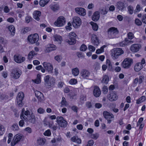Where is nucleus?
I'll return each instance as SVG.
<instances>
[{
	"mask_svg": "<svg viewBox=\"0 0 146 146\" xmlns=\"http://www.w3.org/2000/svg\"><path fill=\"white\" fill-rule=\"evenodd\" d=\"M43 65L48 72L50 73H53V66L51 63L47 62H44L43 63Z\"/></svg>",
	"mask_w": 146,
	"mask_h": 146,
	"instance_id": "14",
	"label": "nucleus"
},
{
	"mask_svg": "<svg viewBox=\"0 0 146 146\" xmlns=\"http://www.w3.org/2000/svg\"><path fill=\"white\" fill-rule=\"evenodd\" d=\"M46 140L44 138H39L37 140V143L40 145H43L45 143Z\"/></svg>",
	"mask_w": 146,
	"mask_h": 146,
	"instance_id": "36",
	"label": "nucleus"
},
{
	"mask_svg": "<svg viewBox=\"0 0 146 146\" xmlns=\"http://www.w3.org/2000/svg\"><path fill=\"white\" fill-rule=\"evenodd\" d=\"M145 97L144 96H142L137 101V103L139 104L145 101Z\"/></svg>",
	"mask_w": 146,
	"mask_h": 146,
	"instance_id": "43",
	"label": "nucleus"
},
{
	"mask_svg": "<svg viewBox=\"0 0 146 146\" xmlns=\"http://www.w3.org/2000/svg\"><path fill=\"white\" fill-rule=\"evenodd\" d=\"M124 51L120 48H117L112 50V56L115 58H118L119 56L123 54Z\"/></svg>",
	"mask_w": 146,
	"mask_h": 146,
	"instance_id": "1",
	"label": "nucleus"
},
{
	"mask_svg": "<svg viewBox=\"0 0 146 146\" xmlns=\"http://www.w3.org/2000/svg\"><path fill=\"white\" fill-rule=\"evenodd\" d=\"M37 112L40 114H43L45 111V110L42 108H39L37 110Z\"/></svg>",
	"mask_w": 146,
	"mask_h": 146,
	"instance_id": "48",
	"label": "nucleus"
},
{
	"mask_svg": "<svg viewBox=\"0 0 146 146\" xmlns=\"http://www.w3.org/2000/svg\"><path fill=\"white\" fill-rule=\"evenodd\" d=\"M119 45L120 46L123 47L127 45V41H124L119 43Z\"/></svg>",
	"mask_w": 146,
	"mask_h": 146,
	"instance_id": "54",
	"label": "nucleus"
},
{
	"mask_svg": "<svg viewBox=\"0 0 146 146\" xmlns=\"http://www.w3.org/2000/svg\"><path fill=\"white\" fill-rule=\"evenodd\" d=\"M142 21L144 23L146 24V14L143 15Z\"/></svg>",
	"mask_w": 146,
	"mask_h": 146,
	"instance_id": "60",
	"label": "nucleus"
},
{
	"mask_svg": "<svg viewBox=\"0 0 146 146\" xmlns=\"http://www.w3.org/2000/svg\"><path fill=\"white\" fill-rule=\"evenodd\" d=\"M76 35L74 32L70 33L68 35V38L66 41L70 45H72L76 42Z\"/></svg>",
	"mask_w": 146,
	"mask_h": 146,
	"instance_id": "2",
	"label": "nucleus"
},
{
	"mask_svg": "<svg viewBox=\"0 0 146 146\" xmlns=\"http://www.w3.org/2000/svg\"><path fill=\"white\" fill-rule=\"evenodd\" d=\"M5 132V129L3 126L0 125V136L2 135Z\"/></svg>",
	"mask_w": 146,
	"mask_h": 146,
	"instance_id": "45",
	"label": "nucleus"
},
{
	"mask_svg": "<svg viewBox=\"0 0 146 146\" xmlns=\"http://www.w3.org/2000/svg\"><path fill=\"white\" fill-rule=\"evenodd\" d=\"M127 36L130 40H132L135 37L134 33L132 32H129L127 34Z\"/></svg>",
	"mask_w": 146,
	"mask_h": 146,
	"instance_id": "39",
	"label": "nucleus"
},
{
	"mask_svg": "<svg viewBox=\"0 0 146 146\" xmlns=\"http://www.w3.org/2000/svg\"><path fill=\"white\" fill-rule=\"evenodd\" d=\"M55 83V80L53 78H50L49 82H48V85H47L46 87L48 88H49L51 86L52 87L54 86Z\"/></svg>",
	"mask_w": 146,
	"mask_h": 146,
	"instance_id": "28",
	"label": "nucleus"
},
{
	"mask_svg": "<svg viewBox=\"0 0 146 146\" xmlns=\"http://www.w3.org/2000/svg\"><path fill=\"white\" fill-rule=\"evenodd\" d=\"M106 64L108 67V69L111 71L112 69V66L111 62L110 60L108 59L106 60Z\"/></svg>",
	"mask_w": 146,
	"mask_h": 146,
	"instance_id": "33",
	"label": "nucleus"
},
{
	"mask_svg": "<svg viewBox=\"0 0 146 146\" xmlns=\"http://www.w3.org/2000/svg\"><path fill=\"white\" fill-rule=\"evenodd\" d=\"M28 120L30 122L34 124L36 122V118L35 116L33 113H32L30 116L28 117Z\"/></svg>",
	"mask_w": 146,
	"mask_h": 146,
	"instance_id": "22",
	"label": "nucleus"
},
{
	"mask_svg": "<svg viewBox=\"0 0 146 146\" xmlns=\"http://www.w3.org/2000/svg\"><path fill=\"white\" fill-rule=\"evenodd\" d=\"M44 135L46 136H49L51 135V133L50 129L46 130L44 133Z\"/></svg>",
	"mask_w": 146,
	"mask_h": 146,
	"instance_id": "52",
	"label": "nucleus"
},
{
	"mask_svg": "<svg viewBox=\"0 0 146 146\" xmlns=\"http://www.w3.org/2000/svg\"><path fill=\"white\" fill-rule=\"evenodd\" d=\"M89 71L86 69H82L80 72V74L82 78L84 79H88L90 75Z\"/></svg>",
	"mask_w": 146,
	"mask_h": 146,
	"instance_id": "16",
	"label": "nucleus"
},
{
	"mask_svg": "<svg viewBox=\"0 0 146 146\" xmlns=\"http://www.w3.org/2000/svg\"><path fill=\"white\" fill-rule=\"evenodd\" d=\"M141 47V45L139 44H134L131 46L130 49L131 52H135L138 51Z\"/></svg>",
	"mask_w": 146,
	"mask_h": 146,
	"instance_id": "15",
	"label": "nucleus"
},
{
	"mask_svg": "<svg viewBox=\"0 0 146 146\" xmlns=\"http://www.w3.org/2000/svg\"><path fill=\"white\" fill-rule=\"evenodd\" d=\"M140 11V7L139 5H137L136 9L135 10V13H137Z\"/></svg>",
	"mask_w": 146,
	"mask_h": 146,
	"instance_id": "63",
	"label": "nucleus"
},
{
	"mask_svg": "<svg viewBox=\"0 0 146 146\" xmlns=\"http://www.w3.org/2000/svg\"><path fill=\"white\" fill-rule=\"evenodd\" d=\"M144 76H140L139 77V84H141L143 82V80L144 79Z\"/></svg>",
	"mask_w": 146,
	"mask_h": 146,
	"instance_id": "61",
	"label": "nucleus"
},
{
	"mask_svg": "<svg viewBox=\"0 0 146 146\" xmlns=\"http://www.w3.org/2000/svg\"><path fill=\"white\" fill-rule=\"evenodd\" d=\"M37 78L34 80V82L36 84H39L41 82L40 77L39 75H37Z\"/></svg>",
	"mask_w": 146,
	"mask_h": 146,
	"instance_id": "51",
	"label": "nucleus"
},
{
	"mask_svg": "<svg viewBox=\"0 0 146 146\" xmlns=\"http://www.w3.org/2000/svg\"><path fill=\"white\" fill-rule=\"evenodd\" d=\"M82 21L78 17H74L73 18L72 24L75 28L79 27L81 24Z\"/></svg>",
	"mask_w": 146,
	"mask_h": 146,
	"instance_id": "11",
	"label": "nucleus"
},
{
	"mask_svg": "<svg viewBox=\"0 0 146 146\" xmlns=\"http://www.w3.org/2000/svg\"><path fill=\"white\" fill-rule=\"evenodd\" d=\"M8 29L9 30L11 33L13 35V33L14 34L15 33V28L14 26L13 25H11L9 26L8 27Z\"/></svg>",
	"mask_w": 146,
	"mask_h": 146,
	"instance_id": "41",
	"label": "nucleus"
},
{
	"mask_svg": "<svg viewBox=\"0 0 146 146\" xmlns=\"http://www.w3.org/2000/svg\"><path fill=\"white\" fill-rule=\"evenodd\" d=\"M100 17L99 13L98 11L94 12L92 17V20L94 21H97L99 19Z\"/></svg>",
	"mask_w": 146,
	"mask_h": 146,
	"instance_id": "23",
	"label": "nucleus"
},
{
	"mask_svg": "<svg viewBox=\"0 0 146 146\" xmlns=\"http://www.w3.org/2000/svg\"><path fill=\"white\" fill-rule=\"evenodd\" d=\"M91 42L94 45L98 46L99 44V38L95 34L92 35Z\"/></svg>",
	"mask_w": 146,
	"mask_h": 146,
	"instance_id": "17",
	"label": "nucleus"
},
{
	"mask_svg": "<svg viewBox=\"0 0 146 146\" xmlns=\"http://www.w3.org/2000/svg\"><path fill=\"white\" fill-rule=\"evenodd\" d=\"M90 23L92 26V29L96 31L98 30V26L96 23L91 22Z\"/></svg>",
	"mask_w": 146,
	"mask_h": 146,
	"instance_id": "35",
	"label": "nucleus"
},
{
	"mask_svg": "<svg viewBox=\"0 0 146 146\" xmlns=\"http://www.w3.org/2000/svg\"><path fill=\"white\" fill-rule=\"evenodd\" d=\"M94 142L92 140H90L88 141V143L86 146H93Z\"/></svg>",
	"mask_w": 146,
	"mask_h": 146,
	"instance_id": "57",
	"label": "nucleus"
},
{
	"mask_svg": "<svg viewBox=\"0 0 146 146\" xmlns=\"http://www.w3.org/2000/svg\"><path fill=\"white\" fill-rule=\"evenodd\" d=\"M30 30L31 29L30 28L28 27H26L22 29L21 31V32L25 34L30 31Z\"/></svg>",
	"mask_w": 146,
	"mask_h": 146,
	"instance_id": "44",
	"label": "nucleus"
},
{
	"mask_svg": "<svg viewBox=\"0 0 146 146\" xmlns=\"http://www.w3.org/2000/svg\"><path fill=\"white\" fill-rule=\"evenodd\" d=\"M50 8L53 11H55L59 9V6L58 4H56L51 5Z\"/></svg>",
	"mask_w": 146,
	"mask_h": 146,
	"instance_id": "32",
	"label": "nucleus"
},
{
	"mask_svg": "<svg viewBox=\"0 0 146 146\" xmlns=\"http://www.w3.org/2000/svg\"><path fill=\"white\" fill-rule=\"evenodd\" d=\"M27 40L31 44H33L38 40V36L37 34H31L28 36Z\"/></svg>",
	"mask_w": 146,
	"mask_h": 146,
	"instance_id": "6",
	"label": "nucleus"
},
{
	"mask_svg": "<svg viewBox=\"0 0 146 146\" xmlns=\"http://www.w3.org/2000/svg\"><path fill=\"white\" fill-rule=\"evenodd\" d=\"M102 92L103 93L105 94H106L108 92V88L107 86H104L103 89H102Z\"/></svg>",
	"mask_w": 146,
	"mask_h": 146,
	"instance_id": "53",
	"label": "nucleus"
},
{
	"mask_svg": "<svg viewBox=\"0 0 146 146\" xmlns=\"http://www.w3.org/2000/svg\"><path fill=\"white\" fill-rule=\"evenodd\" d=\"M71 140L73 142L79 144H80L81 143V139L76 135L72 137L71 138Z\"/></svg>",
	"mask_w": 146,
	"mask_h": 146,
	"instance_id": "27",
	"label": "nucleus"
},
{
	"mask_svg": "<svg viewBox=\"0 0 146 146\" xmlns=\"http://www.w3.org/2000/svg\"><path fill=\"white\" fill-rule=\"evenodd\" d=\"M87 49V47L84 44L82 45L80 47V50L82 51H85Z\"/></svg>",
	"mask_w": 146,
	"mask_h": 146,
	"instance_id": "55",
	"label": "nucleus"
},
{
	"mask_svg": "<svg viewBox=\"0 0 146 146\" xmlns=\"http://www.w3.org/2000/svg\"><path fill=\"white\" fill-rule=\"evenodd\" d=\"M56 49V46L53 44H50L47 47L45 50L46 52H49Z\"/></svg>",
	"mask_w": 146,
	"mask_h": 146,
	"instance_id": "21",
	"label": "nucleus"
},
{
	"mask_svg": "<svg viewBox=\"0 0 146 146\" xmlns=\"http://www.w3.org/2000/svg\"><path fill=\"white\" fill-rule=\"evenodd\" d=\"M103 114L104 117L108 120V123H110L112 121V119L114 118L113 115L106 111L103 112Z\"/></svg>",
	"mask_w": 146,
	"mask_h": 146,
	"instance_id": "12",
	"label": "nucleus"
},
{
	"mask_svg": "<svg viewBox=\"0 0 146 146\" xmlns=\"http://www.w3.org/2000/svg\"><path fill=\"white\" fill-rule=\"evenodd\" d=\"M14 58L15 62L19 63L23 62L25 59V57H22L21 55L18 54L14 55Z\"/></svg>",
	"mask_w": 146,
	"mask_h": 146,
	"instance_id": "18",
	"label": "nucleus"
},
{
	"mask_svg": "<svg viewBox=\"0 0 146 146\" xmlns=\"http://www.w3.org/2000/svg\"><path fill=\"white\" fill-rule=\"evenodd\" d=\"M50 76L49 75H47L45 76L44 78L45 82V85L46 86L47 85H48V82L49 81Z\"/></svg>",
	"mask_w": 146,
	"mask_h": 146,
	"instance_id": "38",
	"label": "nucleus"
},
{
	"mask_svg": "<svg viewBox=\"0 0 146 146\" xmlns=\"http://www.w3.org/2000/svg\"><path fill=\"white\" fill-rule=\"evenodd\" d=\"M101 91L99 87L97 86H95L94 87L93 94L96 97H99L100 95Z\"/></svg>",
	"mask_w": 146,
	"mask_h": 146,
	"instance_id": "20",
	"label": "nucleus"
},
{
	"mask_svg": "<svg viewBox=\"0 0 146 146\" xmlns=\"http://www.w3.org/2000/svg\"><path fill=\"white\" fill-rule=\"evenodd\" d=\"M61 104L62 105L66 106V99L64 97H62V100L61 102Z\"/></svg>",
	"mask_w": 146,
	"mask_h": 146,
	"instance_id": "56",
	"label": "nucleus"
},
{
	"mask_svg": "<svg viewBox=\"0 0 146 146\" xmlns=\"http://www.w3.org/2000/svg\"><path fill=\"white\" fill-rule=\"evenodd\" d=\"M64 85V82L63 81H60L58 82L57 86L58 88H61Z\"/></svg>",
	"mask_w": 146,
	"mask_h": 146,
	"instance_id": "49",
	"label": "nucleus"
},
{
	"mask_svg": "<svg viewBox=\"0 0 146 146\" xmlns=\"http://www.w3.org/2000/svg\"><path fill=\"white\" fill-rule=\"evenodd\" d=\"M108 36L110 38H114L116 37V35L118 33L117 28L112 27L109 29L108 31Z\"/></svg>",
	"mask_w": 146,
	"mask_h": 146,
	"instance_id": "4",
	"label": "nucleus"
},
{
	"mask_svg": "<svg viewBox=\"0 0 146 146\" xmlns=\"http://www.w3.org/2000/svg\"><path fill=\"white\" fill-rule=\"evenodd\" d=\"M56 121L61 127H66L67 125V122L62 116L57 117Z\"/></svg>",
	"mask_w": 146,
	"mask_h": 146,
	"instance_id": "8",
	"label": "nucleus"
},
{
	"mask_svg": "<svg viewBox=\"0 0 146 146\" xmlns=\"http://www.w3.org/2000/svg\"><path fill=\"white\" fill-rule=\"evenodd\" d=\"M108 12V9L106 8L103 9L102 10L101 13L102 14L105 15Z\"/></svg>",
	"mask_w": 146,
	"mask_h": 146,
	"instance_id": "62",
	"label": "nucleus"
},
{
	"mask_svg": "<svg viewBox=\"0 0 146 146\" xmlns=\"http://www.w3.org/2000/svg\"><path fill=\"white\" fill-rule=\"evenodd\" d=\"M37 54V53L35 52L34 51H31L28 55V58L29 59H31L34 56L36 55Z\"/></svg>",
	"mask_w": 146,
	"mask_h": 146,
	"instance_id": "37",
	"label": "nucleus"
},
{
	"mask_svg": "<svg viewBox=\"0 0 146 146\" xmlns=\"http://www.w3.org/2000/svg\"><path fill=\"white\" fill-rule=\"evenodd\" d=\"M24 97V94L23 92H21L18 94L17 97V103L19 107H21L23 105L22 101Z\"/></svg>",
	"mask_w": 146,
	"mask_h": 146,
	"instance_id": "7",
	"label": "nucleus"
},
{
	"mask_svg": "<svg viewBox=\"0 0 146 146\" xmlns=\"http://www.w3.org/2000/svg\"><path fill=\"white\" fill-rule=\"evenodd\" d=\"M77 80L75 78L71 79L69 82V83L70 84L73 85L77 83Z\"/></svg>",
	"mask_w": 146,
	"mask_h": 146,
	"instance_id": "46",
	"label": "nucleus"
},
{
	"mask_svg": "<svg viewBox=\"0 0 146 146\" xmlns=\"http://www.w3.org/2000/svg\"><path fill=\"white\" fill-rule=\"evenodd\" d=\"M24 138L23 135L21 134H17L14 137L11 143V146H14Z\"/></svg>",
	"mask_w": 146,
	"mask_h": 146,
	"instance_id": "3",
	"label": "nucleus"
},
{
	"mask_svg": "<svg viewBox=\"0 0 146 146\" xmlns=\"http://www.w3.org/2000/svg\"><path fill=\"white\" fill-rule=\"evenodd\" d=\"M31 20V17L28 16L26 17L25 20L26 23H29Z\"/></svg>",
	"mask_w": 146,
	"mask_h": 146,
	"instance_id": "59",
	"label": "nucleus"
},
{
	"mask_svg": "<svg viewBox=\"0 0 146 146\" xmlns=\"http://www.w3.org/2000/svg\"><path fill=\"white\" fill-rule=\"evenodd\" d=\"M72 26V25L71 23L69 22L68 23V26H66L65 27L66 29L67 30H71L72 28L71 26Z\"/></svg>",
	"mask_w": 146,
	"mask_h": 146,
	"instance_id": "58",
	"label": "nucleus"
},
{
	"mask_svg": "<svg viewBox=\"0 0 146 146\" xmlns=\"http://www.w3.org/2000/svg\"><path fill=\"white\" fill-rule=\"evenodd\" d=\"M128 12L130 14H132L134 11L133 8L131 5H129L127 8Z\"/></svg>",
	"mask_w": 146,
	"mask_h": 146,
	"instance_id": "40",
	"label": "nucleus"
},
{
	"mask_svg": "<svg viewBox=\"0 0 146 146\" xmlns=\"http://www.w3.org/2000/svg\"><path fill=\"white\" fill-rule=\"evenodd\" d=\"M41 15V13L40 11H35L33 13L34 18L37 21H39L40 20L39 17Z\"/></svg>",
	"mask_w": 146,
	"mask_h": 146,
	"instance_id": "24",
	"label": "nucleus"
},
{
	"mask_svg": "<svg viewBox=\"0 0 146 146\" xmlns=\"http://www.w3.org/2000/svg\"><path fill=\"white\" fill-rule=\"evenodd\" d=\"M22 72L20 70L16 68L12 70L11 76L15 79H17L19 78Z\"/></svg>",
	"mask_w": 146,
	"mask_h": 146,
	"instance_id": "9",
	"label": "nucleus"
},
{
	"mask_svg": "<svg viewBox=\"0 0 146 146\" xmlns=\"http://www.w3.org/2000/svg\"><path fill=\"white\" fill-rule=\"evenodd\" d=\"M65 18L62 16L59 17L56 21L54 23V25L58 27H62L65 23Z\"/></svg>",
	"mask_w": 146,
	"mask_h": 146,
	"instance_id": "10",
	"label": "nucleus"
},
{
	"mask_svg": "<svg viewBox=\"0 0 146 146\" xmlns=\"http://www.w3.org/2000/svg\"><path fill=\"white\" fill-rule=\"evenodd\" d=\"M4 12L6 13L9 12L10 11V10L8 7L7 6H5L4 9Z\"/></svg>",
	"mask_w": 146,
	"mask_h": 146,
	"instance_id": "64",
	"label": "nucleus"
},
{
	"mask_svg": "<svg viewBox=\"0 0 146 146\" xmlns=\"http://www.w3.org/2000/svg\"><path fill=\"white\" fill-rule=\"evenodd\" d=\"M72 74L75 76H78L79 73V69L77 67L72 69Z\"/></svg>",
	"mask_w": 146,
	"mask_h": 146,
	"instance_id": "30",
	"label": "nucleus"
},
{
	"mask_svg": "<svg viewBox=\"0 0 146 146\" xmlns=\"http://www.w3.org/2000/svg\"><path fill=\"white\" fill-rule=\"evenodd\" d=\"M108 98L110 101H113L117 100L118 97L115 92L112 91L110 92V94L108 95Z\"/></svg>",
	"mask_w": 146,
	"mask_h": 146,
	"instance_id": "13",
	"label": "nucleus"
},
{
	"mask_svg": "<svg viewBox=\"0 0 146 146\" xmlns=\"http://www.w3.org/2000/svg\"><path fill=\"white\" fill-rule=\"evenodd\" d=\"M12 129L14 131H17L19 130V127L17 124H14L12 125Z\"/></svg>",
	"mask_w": 146,
	"mask_h": 146,
	"instance_id": "50",
	"label": "nucleus"
},
{
	"mask_svg": "<svg viewBox=\"0 0 146 146\" xmlns=\"http://www.w3.org/2000/svg\"><path fill=\"white\" fill-rule=\"evenodd\" d=\"M54 41H57L58 43L60 44L62 40V37L58 35H55L54 36Z\"/></svg>",
	"mask_w": 146,
	"mask_h": 146,
	"instance_id": "29",
	"label": "nucleus"
},
{
	"mask_svg": "<svg viewBox=\"0 0 146 146\" xmlns=\"http://www.w3.org/2000/svg\"><path fill=\"white\" fill-rule=\"evenodd\" d=\"M109 81V78L108 76L105 75L103 77V79L101 81L102 83L107 84Z\"/></svg>",
	"mask_w": 146,
	"mask_h": 146,
	"instance_id": "31",
	"label": "nucleus"
},
{
	"mask_svg": "<svg viewBox=\"0 0 146 146\" xmlns=\"http://www.w3.org/2000/svg\"><path fill=\"white\" fill-rule=\"evenodd\" d=\"M133 63V60L129 58H125L121 64V66L123 68L127 69L130 68Z\"/></svg>",
	"mask_w": 146,
	"mask_h": 146,
	"instance_id": "5",
	"label": "nucleus"
},
{
	"mask_svg": "<svg viewBox=\"0 0 146 146\" xmlns=\"http://www.w3.org/2000/svg\"><path fill=\"white\" fill-rule=\"evenodd\" d=\"M49 0H40L39 4L40 6L43 7L48 3Z\"/></svg>",
	"mask_w": 146,
	"mask_h": 146,
	"instance_id": "34",
	"label": "nucleus"
},
{
	"mask_svg": "<svg viewBox=\"0 0 146 146\" xmlns=\"http://www.w3.org/2000/svg\"><path fill=\"white\" fill-rule=\"evenodd\" d=\"M99 137V134L98 133H95L94 134H92L90 135L91 137L93 139L96 140Z\"/></svg>",
	"mask_w": 146,
	"mask_h": 146,
	"instance_id": "42",
	"label": "nucleus"
},
{
	"mask_svg": "<svg viewBox=\"0 0 146 146\" xmlns=\"http://www.w3.org/2000/svg\"><path fill=\"white\" fill-rule=\"evenodd\" d=\"M76 12L80 15L84 16L86 15L85 9L82 7H77L75 9Z\"/></svg>",
	"mask_w": 146,
	"mask_h": 146,
	"instance_id": "19",
	"label": "nucleus"
},
{
	"mask_svg": "<svg viewBox=\"0 0 146 146\" xmlns=\"http://www.w3.org/2000/svg\"><path fill=\"white\" fill-rule=\"evenodd\" d=\"M135 24L138 26H141L142 24L141 21L138 19H136L135 21Z\"/></svg>",
	"mask_w": 146,
	"mask_h": 146,
	"instance_id": "47",
	"label": "nucleus"
},
{
	"mask_svg": "<svg viewBox=\"0 0 146 146\" xmlns=\"http://www.w3.org/2000/svg\"><path fill=\"white\" fill-rule=\"evenodd\" d=\"M143 68V65L141 62L138 63L136 64L134 66V70L137 72L139 71Z\"/></svg>",
	"mask_w": 146,
	"mask_h": 146,
	"instance_id": "26",
	"label": "nucleus"
},
{
	"mask_svg": "<svg viewBox=\"0 0 146 146\" xmlns=\"http://www.w3.org/2000/svg\"><path fill=\"white\" fill-rule=\"evenodd\" d=\"M125 3L121 2H119L117 4V8L119 10L122 11L123 10L125 7Z\"/></svg>",
	"mask_w": 146,
	"mask_h": 146,
	"instance_id": "25",
	"label": "nucleus"
}]
</instances>
